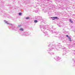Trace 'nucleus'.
Listing matches in <instances>:
<instances>
[{"label": "nucleus", "instance_id": "f257e3e1", "mask_svg": "<svg viewBox=\"0 0 75 75\" xmlns=\"http://www.w3.org/2000/svg\"><path fill=\"white\" fill-rule=\"evenodd\" d=\"M51 18H52V19L53 20H55V19H57V18H58V17H51Z\"/></svg>", "mask_w": 75, "mask_h": 75}, {"label": "nucleus", "instance_id": "f03ea898", "mask_svg": "<svg viewBox=\"0 0 75 75\" xmlns=\"http://www.w3.org/2000/svg\"><path fill=\"white\" fill-rule=\"evenodd\" d=\"M19 30L20 31H23L24 30V29H23V28H21Z\"/></svg>", "mask_w": 75, "mask_h": 75}, {"label": "nucleus", "instance_id": "7ed1b4c3", "mask_svg": "<svg viewBox=\"0 0 75 75\" xmlns=\"http://www.w3.org/2000/svg\"><path fill=\"white\" fill-rule=\"evenodd\" d=\"M69 21H70V22L71 23H73V21H72V20L69 19Z\"/></svg>", "mask_w": 75, "mask_h": 75}, {"label": "nucleus", "instance_id": "20e7f679", "mask_svg": "<svg viewBox=\"0 0 75 75\" xmlns=\"http://www.w3.org/2000/svg\"><path fill=\"white\" fill-rule=\"evenodd\" d=\"M68 38V39H69V40H70V41H71V38H70L69 37Z\"/></svg>", "mask_w": 75, "mask_h": 75}, {"label": "nucleus", "instance_id": "39448f33", "mask_svg": "<svg viewBox=\"0 0 75 75\" xmlns=\"http://www.w3.org/2000/svg\"><path fill=\"white\" fill-rule=\"evenodd\" d=\"M37 22H38V21H37V20H35L34 21V22L35 23H37Z\"/></svg>", "mask_w": 75, "mask_h": 75}, {"label": "nucleus", "instance_id": "423d86ee", "mask_svg": "<svg viewBox=\"0 0 75 75\" xmlns=\"http://www.w3.org/2000/svg\"><path fill=\"white\" fill-rule=\"evenodd\" d=\"M19 16H21V13H19Z\"/></svg>", "mask_w": 75, "mask_h": 75}, {"label": "nucleus", "instance_id": "0eeeda50", "mask_svg": "<svg viewBox=\"0 0 75 75\" xmlns=\"http://www.w3.org/2000/svg\"><path fill=\"white\" fill-rule=\"evenodd\" d=\"M6 23L8 24H9V23H8V22H6Z\"/></svg>", "mask_w": 75, "mask_h": 75}, {"label": "nucleus", "instance_id": "6e6552de", "mask_svg": "<svg viewBox=\"0 0 75 75\" xmlns=\"http://www.w3.org/2000/svg\"><path fill=\"white\" fill-rule=\"evenodd\" d=\"M29 18H29V17L26 18V19H29Z\"/></svg>", "mask_w": 75, "mask_h": 75}, {"label": "nucleus", "instance_id": "1a4fd4ad", "mask_svg": "<svg viewBox=\"0 0 75 75\" xmlns=\"http://www.w3.org/2000/svg\"><path fill=\"white\" fill-rule=\"evenodd\" d=\"M66 37H68V35H67Z\"/></svg>", "mask_w": 75, "mask_h": 75}]
</instances>
